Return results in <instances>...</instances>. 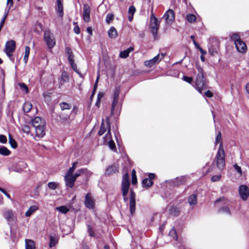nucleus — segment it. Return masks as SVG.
<instances>
[{"label": "nucleus", "mask_w": 249, "mask_h": 249, "mask_svg": "<svg viewBox=\"0 0 249 249\" xmlns=\"http://www.w3.org/2000/svg\"><path fill=\"white\" fill-rule=\"evenodd\" d=\"M77 165V162H73L72 166L69 169L65 177V181L66 185L71 188L74 186L76 179L79 176L83 174L89 176L91 175L90 172L86 169L79 170L75 174H73V172L76 169Z\"/></svg>", "instance_id": "1"}, {"label": "nucleus", "mask_w": 249, "mask_h": 249, "mask_svg": "<svg viewBox=\"0 0 249 249\" xmlns=\"http://www.w3.org/2000/svg\"><path fill=\"white\" fill-rule=\"evenodd\" d=\"M221 134L218 132L215 138V143L220 142L219 149L215 157V160L217 167L220 169H223L225 166V152L222 143L220 142Z\"/></svg>", "instance_id": "2"}, {"label": "nucleus", "mask_w": 249, "mask_h": 249, "mask_svg": "<svg viewBox=\"0 0 249 249\" xmlns=\"http://www.w3.org/2000/svg\"><path fill=\"white\" fill-rule=\"evenodd\" d=\"M231 40L234 42L237 51L242 54L247 52L248 48L246 43L240 38V36L236 34L232 35L230 37Z\"/></svg>", "instance_id": "3"}, {"label": "nucleus", "mask_w": 249, "mask_h": 249, "mask_svg": "<svg viewBox=\"0 0 249 249\" xmlns=\"http://www.w3.org/2000/svg\"><path fill=\"white\" fill-rule=\"evenodd\" d=\"M16 47V42L13 40L8 41L6 42L4 52L5 53L7 56L12 61L14 59L12 58L13 53L15 51Z\"/></svg>", "instance_id": "4"}, {"label": "nucleus", "mask_w": 249, "mask_h": 249, "mask_svg": "<svg viewBox=\"0 0 249 249\" xmlns=\"http://www.w3.org/2000/svg\"><path fill=\"white\" fill-rule=\"evenodd\" d=\"M160 22L155 17L153 12L151 13L150 18L149 26L150 30L154 35H156L157 31L160 26Z\"/></svg>", "instance_id": "5"}, {"label": "nucleus", "mask_w": 249, "mask_h": 249, "mask_svg": "<svg viewBox=\"0 0 249 249\" xmlns=\"http://www.w3.org/2000/svg\"><path fill=\"white\" fill-rule=\"evenodd\" d=\"M110 130V125L109 123V117L107 116L105 120H102V122L98 134L99 135L101 136L106 132L107 133L108 132V131Z\"/></svg>", "instance_id": "6"}, {"label": "nucleus", "mask_w": 249, "mask_h": 249, "mask_svg": "<svg viewBox=\"0 0 249 249\" xmlns=\"http://www.w3.org/2000/svg\"><path fill=\"white\" fill-rule=\"evenodd\" d=\"M129 188V176L127 173L124 174L123 178L122 184V190L123 195L124 196V199L125 200V196L128 192Z\"/></svg>", "instance_id": "7"}, {"label": "nucleus", "mask_w": 249, "mask_h": 249, "mask_svg": "<svg viewBox=\"0 0 249 249\" xmlns=\"http://www.w3.org/2000/svg\"><path fill=\"white\" fill-rule=\"evenodd\" d=\"M3 216L9 224L16 220L17 219L16 214L11 209H5L3 213Z\"/></svg>", "instance_id": "8"}, {"label": "nucleus", "mask_w": 249, "mask_h": 249, "mask_svg": "<svg viewBox=\"0 0 249 249\" xmlns=\"http://www.w3.org/2000/svg\"><path fill=\"white\" fill-rule=\"evenodd\" d=\"M164 56V53L158 54L152 59L146 60L144 62V64L146 67H151L156 63L159 62Z\"/></svg>", "instance_id": "9"}, {"label": "nucleus", "mask_w": 249, "mask_h": 249, "mask_svg": "<svg viewBox=\"0 0 249 249\" xmlns=\"http://www.w3.org/2000/svg\"><path fill=\"white\" fill-rule=\"evenodd\" d=\"M103 139L105 144H107L111 149H115L116 147L115 144L112 139L110 130L106 133Z\"/></svg>", "instance_id": "10"}, {"label": "nucleus", "mask_w": 249, "mask_h": 249, "mask_svg": "<svg viewBox=\"0 0 249 249\" xmlns=\"http://www.w3.org/2000/svg\"><path fill=\"white\" fill-rule=\"evenodd\" d=\"M175 13L173 10L169 9L164 14L163 18L166 24H171L175 20Z\"/></svg>", "instance_id": "11"}, {"label": "nucleus", "mask_w": 249, "mask_h": 249, "mask_svg": "<svg viewBox=\"0 0 249 249\" xmlns=\"http://www.w3.org/2000/svg\"><path fill=\"white\" fill-rule=\"evenodd\" d=\"M239 195L243 200H246L249 196V189L245 185H241L239 187Z\"/></svg>", "instance_id": "12"}, {"label": "nucleus", "mask_w": 249, "mask_h": 249, "mask_svg": "<svg viewBox=\"0 0 249 249\" xmlns=\"http://www.w3.org/2000/svg\"><path fill=\"white\" fill-rule=\"evenodd\" d=\"M90 8L88 4L83 5V18L84 21L89 22L90 21Z\"/></svg>", "instance_id": "13"}, {"label": "nucleus", "mask_w": 249, "mask_h": 249, "mask_svg": "<svg viewBox=\"0 0 249 249\" xmlns=\"http://www.w3.org/2000/svg\"><path fill=\"white\" fill-rule=\"evenodd\" d=\"M85 204L89 209H93L94 201L90 194H88L85 196Z\"/></svg>", "instance_id": "14"}, {"label": "nucleus", "mask_w": 249, "mask_h": 249, "mask_svg": "<svg viewBox=\"0 0 249 249\" xmlns=\"http://www.w3.org/2000/svg\"><path fill=\"white\" fill-rule=\"evenodd\" d=\"M36 129V136L39 138H43L46 134L45 125L43 124L41 126Z\"/></svg>", "instance_id": "15"}, {"label": "nucleus", "mask_w": 249, "mask_h": 249, "mask_svg": "<svg viewBox=\"0 0 249 249\" xmlns=\"http://www.w3.org/2000/svg\"><path fill=\"white\" fill-rule=\"evenodd\" d=\"M70 80L68 73L64 71L63 72L60 77L58 78V82L59 86L63 85L65 83L68 82Z\"/></svg>", "instance_id": "16"}, {"label": "nucleus", "mask_w": 249, "mask_h": 249, "mask_svg": "<svg viewBox=\"0 0 249 249\" xmlns=\"http://www.w3.org/2000/svg\"><path fill=\"white\" fill-rule=\"evenodd\" d=\"M131 197L130 199V211L131 214H133L135 211V194L133 192L130 193Z\"/></svg>", "instance_id": "17"}, {"label": "nucleus", "mask_w": 249, "mask_h": 249, "mask_svg": "<svg viewBox=\"0 0 249 249\" xmlns=\"http://www.w3.org/2000/svg\"><path fill=\"white\" fill-rule=\"evenodd\" d=\"M32 124L33 126L36 128L40 126H41L42 124L45 125V121L44 120H42L41 118L36 117L32 121Z\"/></svg>", "instance_id": "18"}, {"label": "nucleus", "mask_w": 249, "mask_h": 249, "mask_svg": "<svg viewBox=\"0 0 249 249\" xmlns=\"http://www.w3.org/2000/svg\"><path fill=\"white\" fill-rule=\"evenodd\" d=\"M108 37L111 39L116 38L118 36V32L115 27L111 26L107 31Z\"/></svg>", "instance_id": "19"}, {"label": "nucleus", "mask_w": 249, "mask_h": 249, "mask_svg": "<svg viewBox=\"0 0 249 249\" xmlns=\"http://www.w3.org/2000/svg\"><path fill=\"white\" fill-rule=\"evenodd\" d=\"M205 88V84L202 80L196 79V89L200 92L201 93L202 91Z\"/></svg>", "instance_id": "20"}, {"label": "nucleus", "mask_w": 249, "mask_h": 249, "mask_svg": "<svg viewBox=\"0 0 249 249\" xmlns=\"http://www.w3.org/2000/svg\"><path fill=\"white\" fill-rule=\"evenodd\" d=\"M62 1L63 0H57V8L56 11L57 13L59 15V16L61 18H62L63 16V4L62 3Z\"/></svg>", "instance_id": "21"}, {"label": "nucleus", "mask_w": 249, "mask_h": 249, "mask_svg": "<svg viewBox=\"0 0 249 249\" xmlns=\"http://www.w3.org/2000/svg\"><path fill=\"white\" fill-rule=\"evenodd\" d=\"M134 48L133 47H130L126 50L121 52L119 54V56L122 58H125L128 56L130 53L132 52Z\"/></svg>", "instance_id": "22"}, {"label": "nucleus", "mask_w": 249, "mask_h": 249, "mask_svg": "<svg viewBox=\"0 0 249 249\" xmlns=\"http://www.w3.org/2000/svg\"><path fill=\"white\" fill-rule=\"evenodd\" d=\"M50 243H49V247L53 248L54 247L57 243L59 238L56 235H51L50 236Z\"/></svg>", "instance_id": "23"}, {"label": "nucleus", "mask_w": 249, "mask_h": 249, "mask_svg": "<svg viewBox=\"0 0 249 249\" xmlns=\"http://www.w3.org/2000/svg\"><path fill=\"white\" fill-rule=\"evenodd\" d=\"M26 249H35V245L34 242L30 239L25 240Z\"/></svg>", "instance_id": "24"}, {"label": "nucleus", "mask_w": 249, "mask_h": 249, "mask_svg": "<svg viewBox=\"0 0 249 249\" xmlns=\"http://www.w3.org/2000/svg\"><path fill=\"white\" fill-rule=\"evenodd\" d=\"M136 12V9L133 6H131L128 9V20L129 21H131L133 18V15Z\"/></svg>", "instance_id": "25"}, {"label": "nucleus", "mask_w": 249, "mask_h": 249, "mask_svg": "<svg viewBox=\"0 0 249 249\" xmlns=\"http://www.w3.org/2000/svg\"><path fill=\"white\" fill-rule=\"evenodd\" d=\"M32 108V105L29 101L25 102V103L23 104V109L25 113L29 112L31 110Z\"/></svg>", "instance_id": "26"}, {"label": "nucleus", "mask_w": 249, "mask_h": 249, "mask_svg": "<svg viewBox=\"0 0 249 249\" xmlns=\"http://www.w3.org/2000/svg\"><path fill=\"white\" fill-rule=\"evenodd\" d=\"M55 45V39L51 36H48V47L49 48H53Z\"/></svg>", "instance_id": "27"}, {"label": "nucleus", "mask_w": 249, "mask_h": 249, "mask_svg": "<svg viewBox=\"0 0 249 249\" xmlns=\"http://www.w3.org/2000/svg\"><path fill=\"white\" fill-rule=\"evenodd\" d=\"M10 154V151L5 146L0 147V154L3 156H8Z\"/></svg>", "instance_id": "28"}, {"label": "nucleus", "mask_w": 249, "mask_h": 249, "mask_svg": "<svg viewBox=\"0 0 249 249\" xmlns=\"http://www.w3.org/2000/svg\"><path fill=\"white\" fill-rule=\"evenodd\" d=\"M118 95H119V92L117 91L114 94V100H113V101L112 104V107H111V113H113V111L115 108L116 105L118 103Z\"/></svg>", "instance_id": "29"}, {"label": "nucleus", "mask_w": 249, "mask_h": 249, "mask_svg": "<svg viewBox=\"0 0 249 249\" xmlns=\"http://www.w3.org/2000/svg\"><path fill=\"white\" fill-rule=\"evenodd\" d=\"M153 181L151 179L147 178L144 179L142 181V184L143 187H149L153 185Z\"/></svg>", "instance_id": "30"}, {"label": "nucleus", "mask_w": 249, "mask_h": 249, "mask_svg": "<svg viewBox=\"0 0 249 249\" xmlns=\"http://www.w3.org/2000/svg\"><path fill=\"white\" fill-rule=\"evenodd\" d=\"M37 207L36 206H32L30 207L28 210L25 213L26 216H30L34 213L36 210Z\"/></svg>", "instance_id": "31"}, {"label": "nucleus", "mask_w": 249, "mask_h": 249, "mask_svg": "<svg viewBox=\"0 0 249 249\" xmlns=\"http://www.w3.org/2000/svg\"><path fill=\"white\" fill-rule=\"evenodd\" d=\"M30 47L29 46H26L25 48V54H24V58H23L25 64H26L28 61L29 55L30 54Z\"/></svg>", "instance_id": "32"}, {"label": "nucleus", "mask_w": 249, "mask_h": 249, "mask_svg": "<svg viewBox=\"0 0 249 249\" xmlns=\"http://www.w3.org/2000/svg\"><path fill=\"white\" fill-rule=\"evenodd\" d=\"M197 199L196 195H192L188 199V202L190 205H194L196 203Z\"/></svg>", "instance_id": "33"}, {"label": "nucleus", "mask_w": 249, "mask_h": 249, "mask_svg": "<svg viewBox=\"0 0 249 249\" xmlns=\"http://www.w3.org/2000/svg\"><path fill=\"white\" fill-rule=\"evenodd\" d=\"M9 142L11 147L16 148L17 147V143L15 140L12 138L11 135H9Z\"/></svg>", "instance_id": "34"}, {"label": "nucleus", "mask_w": 249, "mask_h": 249, "mask_svg": "<svg viewBox=\"0 0 249 249\" xmlns=\"http://www.w3.org/2000/svg\"><path fill=\"white\" fill-rule=\"evenodd\" d=\"M65 52L67 55H68V60H70L71 58V59H73V53L70 48L67 47L65 50Z\"/></svg>", "instance_id": "35"}, {"label": "nucleus", "mask_w": 249, "mask_h": 249, "mask_svg": "<svg viewBox=\"0 0 249 249\" xmlns=\"http://www.w3.org/2000/svg\"><path fill=\"white\" fill-rule=\"evenodd\" d=\"M60 107L62 110L70 109L71 108L70 105L66 102H62L60 103Z\"/></svg>", "instance_id": "36"}, {"label": "nucleus", "mask_w": 249, "mask_h": 249, "mask_svg": "<svg viewBox=\"0 0 249 249\" xmlns=\"http://www.w3.org/2000/svg\"><path fill=\"white\" fill-rule=\"evenodd\" d=\"M69 63L71 64V67L73 69V70L77 73L79 75H81L80 73L77 71V66L76 64L74 63L73 59H70V60H69Z\"/></svg>", "instance_id": "37"}, {"label": "nucleus", "mask_w": 249, "mask_h": 249, "mask_svg": "<svg viewBox=\"0 0 249 249\" xmlns=\"http://www.w3.org/2000/svg\"><path fill=\"white\" fill-rule=\"evenodd\" d=\"M69 63L71 64V67L73 69V70L77 73L79 75H81L80 73L77 71V66L76 64L74 63L73 59H70V60H69Z\"/></svg>", "instance_id": "38"}, {"label": "nucleus", "mask_w": 249, "mask_h": 249, "mask_svg": "<svg viewBox=\"0 0 249 249\" xmlns=\"http://www.w3.org/2000/svg\"><path fill=\"white\" fill-rule=\"evenodd\" d=\"M169 235L172 237L173 239L175 240H177L178 239L177 232L174 228H173L170 230Z\"/></svg>", "instance_id": "39"}, {"label": "nucleus", "mask_w": 249, "mask_h": 249, "mask_svg": "<svg viewBox=\"0 0 249 249\" xmlns=\"http://www.w3.org/2000/svg\"><path fill=\"white\" fill-rule=\"evenodd\" d=\"M56 209L60 213H66L69 211V209L65 206H62L59 207H57Z\"/></svg>", "instance_id": "40"}, {"label": "nucleus", "mask_w": 249, "mask_h": 249, "mask_svg": "<svg viewBox=\"0 0 249 249\" xmlns=\"http://www.w3.org/2000/svg\"><path fill=\"white\" fill-rule=\"evenodd\" d=\"M114 19V15L111 13L108 14L106 16V21L107 24H109Z\"/></svg>", "instance_id": "41"}, {"label": "nucleus", "mask_w": 249, "mask_h": 249, "mask_svg": "<svg viewBox=\"0 0 249 249\" xmlns=\"http://www.w3.org/2000/svg\"><path fill=\"white\" fill-rule=\"evenodd\" d=\"M186 18L188 22H193L196 20V17L193 14H189L186 16Z\"/></svg>", "instance_id": "42"}, {"label": "nucleus", "mask_w": 249, "mask_h": 249, "mask_svg": "<svg viewBox=\"0 0 249 249\" xmlns=\"http://www.w3.org/2000/svg\"><path fill=\"white\" fill-rule=\"evenodd\" d=\"M59 185V184L57 182H51L48 183V187L52 190H54L56 189Z\"/></svg>", "instance_id": "43"}, {"label": "nucleus", "mask_w": 249, "mask_h": 249, "mask_svg": "<svg viewBox=\"0 0 249 249\" xmlns=\"http://www.w3.org/2000/svg\"><path fill=\"white\" fill-rule=\"evenodd\" d=\"M18 85L21 90L25 91L26 93L28 92V87L24 83H19Z\"/></svg>", "instance_id": "44"}, {"label": "nucleus", "mask_w": 249, "mask_h": 249, "mask_svg": "<svg viewBox=\"0 0 249 249\" xmlns=\"http://www.w3.org/2000/svg\"><path fill=\"white\" fill-rule=\"evenodd\" d=\"M22 130L23 132L29 134L30 131V128L27 125H24L22 127Z\"/></svg>", "instance_id": "45"}, {"label": "nucleus", "mask_w": 249, "mask_h": 249, "mask_svg": "<svg viewBox=\"0 0 249 249\" xmlns=\"http://www.w3.org/2000/svg\"><path fill=\"white\" fill-rule=\"evenodd\" d=\"M221 176L220 175H217L213 176L211 178V180L213 182L218 181L220 179Z\"/></svg>", "instance_id": "46"}, {"label": "nucleus", "mask_w": 249, "mask_h": 249, "mask_svg": "<svg viewBox=\"0 0 249 249\" xmlns=\"http://www.w3.org/2000/svg\"><path fill=\"white\" fill-rule=\"evenodd\" d=\"M182 79L186 82H188L189 83H191L192 81H193V78L191 77H188V76H183L182 77Z\"/></svg>", "instance_id": "47"}, {"label": "nucleus", "mask_w": 249, "mask_h": 249, "mask_svg": "<svg viewBox=\"0 0 249 249\" xmlns=\"http://www.w3.org/2000/svg\"><path fill=\"white\" fill-rule=\"evenodd\" d=\"M0 142L2 143H5L7 142V138L5 136L0 135Z\"/></svg>", "instance_id": "48"}, {"label": "nucleus", "mask_w": 249, "mask_h": 249, "mask_svg": "<svg viewBox=\"0 0 249 249\" xmlns=\"http://www.w3.org/2000/svg\"><path fill=\"white\" fill-rule=\"evenodd\" d=\"M13 0H7V9H8V11L10 10L11 7L13 6Z\"/></svg>", "instance_id": "49"}, {"label": "nucleus", "mask_w": 249, "mask_h": 249, "mask_svg": "<svg viewBox=\"0 0 249 249\" xmlns=\"http://www.w3.org/2000/svg\"><path fill=\"white\" fill-rule=\"evenodd\" d=\"M234 168L236 170V171L240 174V175H242V170L241 169V167L237 165V164H235L234 165Z\"/></svg>", "instance_id": "50"}, {"label": "nucleus", "mask_w": 249, "mask_h": 249, "mask_svg": "<svg viewBox=\"0 0 249 249\" xmlns=\"http://www.w3.org/2000/svg\"><path fill=\"white\" fill-rule=\"evenodd\" d=\"M205 95L206 96L210 98L213 96V93L210 90H208L205 92Z\"/></svg>", "instance_id": "51"}, {"label": "nucleus", "mask_w": 249, "mask_h": 249, "mask_svg": "<svg viewBox=\"0 0 249 249\" xmlns=\"http://www.w3.org/2000/svg\"><path fill=\"white\" fill-rule=\"evenodd\" d=\"M99 78H100V74L99 73H98V75H97V78L96 79V81H95V85H94V90H95L96 88H97V85H98V81H99Z\"/></svg>", "instance_id": "52"}, {"label": "nucleus", "mask_w": 249, "mask_h": 249, "mask_svg": "<svg viewBox=\"0 0 249 249\" xmlns=\"http://www.w3.org/2000/svg\"><path fill=\"white\" fill-rule=\"evenodd\" d=\"M137 177L135 176H132V183L133 184H135L137 183Z\"/></svg>", "instance_id": "53"}, {"label": "nucleus", "mask_w": 249, "mask_h": 249, "mask_svg": "<svg viewBox=\"0 0 249 249\" xmlns=\"http://www.w3.org/2000/svg\"><path fill=\"white\" fill-rule=\"evenodd\" d=\"M104 93L103 92H99L97 95V99L101 100V99L104 97Z\"/></svg>", "instance_id": "54"}, {"label": "nucleus", "mask_w": 249, "mask_h": 249, "mask_svg": "<svg viewBox=\"0 0 249 249\" xmlns=\"http://www.w3.org/2000/svg\"><path fill=\"white\" fill-rule=\"evenodd\" d=\"M74 31L75 34H79L80 33V28L78 26H75L74 28Z\"/></svg>", "instance_id": "55"}, {"label": "nucleus", "mask_w": 249, "mask_h": 249, "mask_svg": "<svg viewBox=\"0 0 249 249\" xmlns=\"http://www.w3.org/2000/svg\"><path fill=\"white\" fill-rule=\"evenodd\" d=\"M87 32L90 35H92V29L91 28V27H88L87 28Z\"/></svg>", "instance_id": "56"}, {"label": "nucleus", "mask_w": 249, "mask_h": 249, "mask_svg": "<svg viewBox=\"0 0 249 249\" xmlns=\"http://www.w3.org/2000/svg\"><path fill=\"white\" fill-rule=\"evenodd\" d=\"M78 111V107L76 106H74L72 109V113L74 114H76Z\"/></svg>", "instance_id": "57"}, {"label": "nucleus", "mask_w": 249, "mask_h": 249, "mask_svg": "<svg viewBox=\"0 0 249 249\" xmlns=\"http://www.w3.org/2000/svg\"><path fill=\"white\" fill-rule=\"evenodd\" d=\"M5 20L4 19V18H2V19L0 21V29L1 30V28L5 22Z\"/></svg>", "instance_id": "58"}, {"label": "nucleus", "mask_w": 249, "mask_h": 249, "mask_svg": "<svg viewBox=\"0 0 249 249\" xmlns=\"http://www.w3.org/2000/svg\"><path fill=\"white\" fill-rule=\"evenodd\" d=\"M198 49L200 52L201 55H205L206 54V52L205 51L203 50V49L201 47Z\"/></svg>", "instance_id": "59"}, {"label": "nucleus", "mask_w": 249, "mask_h": 249, "mask_svg": "<svg viewBox=\"0 0 249 249\" xmlns=\"http://www.w3.org/2000/svg\"><path fill=\"white\" fill-rule=\"evenodd\" d=\"M148 177L149 178V179H152L155 178V175L153 173H150L148 175Z\"/></svg>", "instance_id": "60"}, {"label": "nucleus", "mask_w": 249, "mask_h": 249, "mask_svg": "<svg viewBox=\"0 0 249 249\" xmlns=\"http://www.w3.org/2000/svg\"><path fill=\"white\" fill-rule=\"evenodd\" d=\"M88 230H89V233L90 235V236H93V231H92L90 227H89Z\"/></svg>", "instance_id": "61"}, {"label": "nucleus", "mask_w": 249, "mask_h": 249, "mask_svg": "<svg viewBox=\"0 0 249 249\" xmlns=\"http://www.w3.org/2000/svg\"><path fill=\"white\" fill-rule=\"evenodd\" d=\"M100 101L101 100H99L98 99H97V101L96 102V106L99 107H100Z\"/></svg>", "instance_id": "62"}, {"label": "nucleus", "mask_w": 249, "mask_h": 249, "mask_svg": "<svg viewBox=\"0 0 249 249\" xmlns=\"http://www.w3.org/2000/svg\"><path fill=\"white\" fill-rule=\"evenodd\" d=\"M246 89L247 92L249 94V82L246 85Z\"/></svg>", "instance_id": "63"}, {"label": "nucleus", "mask_w": 249, "mask_h": 249, "mask_svg": "<svg viewBox=\"0 0 249 249\" xmlns=\"http://www.w3.org/2000/svg\"><path fill=\"white\" fill-rule=\"evenodd\" d=\"M8 12H9L8 9H7V11L6 13H5V14L4 15V16H3V17L2 18H4L5 20L6 19Z\"/></svg>", "instance_id": "64"}]
</instances>
